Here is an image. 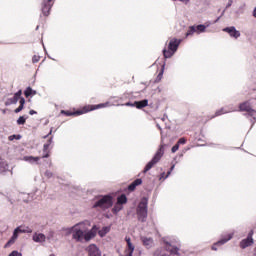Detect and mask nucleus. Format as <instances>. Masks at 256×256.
Here are the masks:
<instances>
[{
    "label": "nucleus",
    "mask_w": 256,
    "mask_h": 256,
    "mask_svg": "<svg viewBox=\"0 0 256 256\" xmlns=\"http://www.w3.org/2000/svg\"><path fill=\"white\" fill-rule=\"evenodd\" d=\"M110 103L105 102L97 105H85L82 107L80 110L77 111H71V110H61V115H65L66 117H71V116H77V115H84V113H89L90 111H95L96 109H103L105 107H109Z\"/></svg>",
    "instance_id": "1"
},
{
    "label": "nucleus",
    "mask_w": 256,
    "mask_h": 256,
    "mask_svg": "<svg viewBox=\"0 0 256 256\" xmlns=\"http://www.w3.org/2000/svg\"><path fill=\"white\" fill-rule=\"evenodd\" d=\"M96 235H97V231H95V228L87 232L85 230H81L79 228V225H76L73 228V233H72L73 239H75V241H78V242L83 241V239L86 242L91 241V239H93Z\"/></svg>",
    "instance_id": "2"
},
{
    "label": "nucleus",
    "mask_w": 256,
    "mask_h": 256,
    "mask_svg": "<svg viewBox=\"0 0 256 256\" xmlns=\"http://www.w3.org/2000/svg\"><path fill=\"white\" fill-rule=\"evenodd\" d=\"M163 155H165V144H162L159 146V149L155 153L152 160L148 162L147 165L145 166L143 173H147L148 171H151V169H153V167H155V165H157V163L161 161Z\"/></svg>",
    "instance_id": "3"
},
{
    "label": "nucleus",
    "mask_w": 256,
    "mask_h": 256,
    "mask_svg": "<svg viewBox=\"0 0 256 256\" xmlns=\"http://www.w3.org/2000/svg\"><path fill=\"white\" fill-rule=\"evenodd\" d=\"M179 45H181V39L172 38L168 43V49H163V55L165 59H171L172 55H175V52L179 49Z\"/></svg>",
    "instance_id": "4"
},
{
    "label": "nucleus",
    "mask_w": 256,
    "mask_h": 256,
    "mask_svg": "<svg viewBox=\"0 0 256 256\" xmlns=\"http://www.w3.org/2000/svg\"><path fill=\"white\" fill-rule=\"evenodd\" d=\"M93 207H99V209H102L103 211L110 209V207H113V197L110 195H105L96 201Z\"/></svg>",
    "instance_id": "5"
},
{
    "label": "nucleus",
    "mask_w": 256,
    "mask_h": 256,
    "mask_svg": "<svg viewBox=\"0 0 256 256\" xmlns=\"http://www.w3.org/2000/svg\"><path fill=\"white\" fill-rule=\"evenodd\" d=\"M147 198H143L137 207L138 221L145 223L147 221Z\"/></svg>",
    "instance_id": "6"
},
{
    "label": "nucleus",
    "mask_w": 256,
    "mask_h": 256,
    "mask_svg": "<svg viewBox=\"0 0 256 256\" xmlns=\"http://www.w3.org/2000/svg\"><path fill=\"white\" fill-rule=\"evenodd\" d=\"M53 0H43L42 2V13L44 17H49L51 8L53 7Z\"/></svg>",
    "instance_id": "7"
},
{
    "label": "nucleus",
    "mask_w": 256,
    "mask_h": 256,
    "mask_svg": "<svg viewBox=\"0 0 256 256\" xmlns=\"http://www.w3.org/2000/svg\"><path fill=\"white\" fill-rule=\"evenodd\" d=\"M125 241L127 243V247L124 251V254H121L119 256H133V251H135V245L131 243V237L126 236Z\"/></svg>",
    "instance_id": "8"
},
{
    "label": "nucleus",
    "mask_w": 256,
    "mask_h": 256,
    "mask_svg": "<svg viewBox=\"0 0 256 256\" xmlns=\"http://www.w3.org/2000/svg\"><path fill=\"white\" fill-rule=\"evenodd\" d=\"M239 111H245L246 113L253 116L256 113L255 109L251 108V103L249 101H245L239 104Z\"/></svg>",
    "instance_id": "9"
},
{
    "label": "nucleus",
    "mask_w": 256,
    "mask_h": 256,
    "mask_svg": "<svg viewBox=\"0 0 256 256\" xmlns=\"http://www.w3.org/2000/svg\"><path fill=\"white\" fill-rule=\"evenodd\" d=\"M127 107H136V109H144V107H147L149 105V100L144 99L142 101H135L134 104L126 103Z\"/></svg>",
    "instance_id": "10"
},
{
    "label": "nucleus",
    "mask_w": 256,
    "mask_h": 256,
    "mask_svg": "<svg viewBox=\"0 0 256 256\" xmlns=\"http://www.w3.org/2000/svg\"><path fill=\"white\" fill-rule=\"evenodd\" d=\"M51 143H53V138H50L46 144L43 146V155L42 159H47L51 155V150H49V147H51Z\"/></svg>",
    "instance_id": "11"
},
{
    "label": "nucleus",
    "mask_w": 256,
    "mask_h": 256,
    "mask_svg": "<svg viewBox=\"0 0 256 256\" xmlns=\"http://www.w3.org/2000/svg\"><path fill=\"white\" fill-rule=\"evenodd\" d=\"M231 239H233V234H228L212 246V251H217L218 246L225 245V243H227V241H231Z\"/></svg>",
    "instance_id": "12"
},
{
    "label": "nucleus",
    "mask_w": 256,
    "mask_h": 256,
    "mask_svg": "<svg viewBox=\"0 0 256 256\" xmlns=\"http://www.w3.org/2000/svg\"><path fill=\"white\" fill-rule=\"evenodd\" d=\"M225 33H228L230 37H234V39H237L241 37V33L235 29V27H227L224 28Z\"/></svg>",
    "instance_id": "13"
},
{
    "label": "nucleus",
    "mask_w": 256,
    "mask_h": 256,
    "mask_svg": "<svg viewBox=\"0 0 256 256\" xmlns=\"http://www.w3.org/2000/svg\"><path fill=\"white\" fill-rule=\"evenodd\" d=\"M89 256H101V252H99V248L95 244H91L87 248Z\"/></svg>",
    "instance_id": "14"
},
{
    "label": "nucleus",
    "mask_w": 256,
    "mask_h": 256,
    "mask_svg": "<svg viewBox=\"0 0 256 256\" xmlns=\"http://www.w3.org/2000/svg\"><path fill=\"white\" fill-rule=\"evenodd\" d=\"M22 231L19 228H16L14 230L13 236L12 238L5 244V249H7V247H11V245H13V243H15V239H17V237H19V233H21Z\"/></svg>",
    "instance_id": "15"
},
{
    "label": "nucleus",
    "mask_w": 256,
    "mask_h": 256,
    "mask_svg": "<svg viewBox=\"0 0 256 256\" xmlns=\"http://www.w3.org/2000/svg\"><path fill=\"white\" fill-rule=\"evenodd\" d=\"M166 251H168L171 255H179V248L171 245L169 242H165Z\"/></svg>",
    "instance_id": "16"
},
{
    "label": "nucleus",
    "mask_w": 256,
    "mask_h": 256,
    "mask_svg": "<svg viewBox=\"0 0 256 256\" xmlns=\"http://www.w3.org/2000/svg\"><path fill=\"white\" fill-rule=\"evenodd\" d=\"M143 180L141 178H138L136 180H134L129 186H128V191H135V189H137V187H139V185H142Z\"/></svg>",
    "instance_id": "17"
},
{
    "label": "nucleus",
    "mask_w": 256,
    "mask_h": 256,
    "mask_svg": "<svg viewBox=\"0 0 256 256\" xmlns=\"http://www.w3.org/2000/svg\"><path fill=\"white\" fill-rule=\"evenodd\" d=\"M252 244H253V238H246L240 242V247L241 249H247V247H251Z\"/></svg>",
    "instance_id": "18"
},
{
    "label": "nucleus",
    "mask_w": 256,
    "mask_h": 256,
    "mask_svg": "<svg viewBox=\"0 0 256 256\" xmlns=\"http://www.w3.org/2000/svg\"><path fill=\"white\" fill-rule=\"evenodd\" d=\"M46 237L44 236V234H37L35 233L33 235V241H35V243H43L45 241Z\"/></svg>",
    "instance_id": "19"
},
{
    "label": "nucleus",
    "mask_w": 256,
    "mask_h": 256,
    "mask_svg": "<svg viewBox=\"0 0 256 256\" xmlns=\"http://www.w3.org/2000/svg\"><path fill=\"white\" fill-rule=\"evenodd\" d=\"M127 203V196L125 194H121L120 196H118L117 198V204L118 205H125Z\"/></svg>",
    "instance_id": "20"
},
{
    "label": "nucleus",
    "mask_w": 256,
    "mask_h": 256,
    "mask_svg": "<svg viewBox=\"0 0 256 256\" xmlns=\"http://www.w3.org/2000/svg\"><path fill=\"white\" fill-rule=\"evenodd\" d=\"M25 97H31V95H37V91L33 90L31 87H27L24 91Z\"/></svg>",
    "instance_id": "21"
},
{
    "label": "nucleus",
    "mask_w": 256,
    "mask_h": 256,
    "mask_svg": "<svg viewBox=\"0 0 256 256\" xmlns=\"http://www.w3.org/2000/svg\"><path fill=\"white\" fill-rule=\"evenodd\" d=\"M41 160V157L37 156V157H33V156H25L24 157V161H28L29 163H33L34 162H37V161H40Z\"/></svg>",
    "instance_id": "22"
},
{
    "label": "nucleus",
    "mask_w": 256,
    "mask_h": 256,
    "mask_svg": "<svg viewBox=\"0 0 256 256\" xmlns=\"http://www.w3.org/2000/svg\"><path fill=\"white\" fill-rule=\"evenodd\" d=\"M21 95H23V91L19 90L18 92H16L12 98V103H17V101L20 100Z\"/></svg>",
    "instance_id": "23"
},
{
    "label": "nucleus",
    "mask_w": 256,
    "mask_h": 256,
    "mask_svg": "<svg viewBox=\"0 0 256 256\" xmlns=\"http://www.w3.org/2000/svg\"><path fill=\"white\" fill-rule=\"evenodd\" d=\"M122 209H123V206L121 204L116 203V205H114L112 209V213H114V215H117L119 211H121Z\"/></svg>",
    "instance_id": "24"
},
{
    "label": "nucleus",
    "mask_w": 256,
    "mask_h": 256,
    "mask_svg": "<svg viewBox=\"0 0 256 256\" xmlns=\"http://www.w3.org/2000/svg\"><path fill=\"white\" fill-rule=\"evenodd\" d=\"M195 33H197V28H195V26H190L186 32V37H189Z\"/></svg>",
    "instance_id": "25"
},
{
    "label": "nucleus",
    "mask_w": 256,
    "mask_h": 256,
    "mask_svg": "<svg viewBox=\"0 0 256 256\" xmlns=\"http://www.w3.org/2000/svg\"><path fill=\"white\" fill-rule=\"evenodd\" d=\"M143 245H145V247H151V245H153V240L152 238H143Z\"/></svg>",
    "instance_id": "26"
},
{
    "label": "nucleus",
    "mask_w": 256,
    "mask_h": 256,
    "mask_svg": "<svg viewBox=\"0 0 256 256\" xmlns=\"http://www.w3.org/2000/svg\"><path fill=\"white\" fill-rule=\"evenodd\" d=\"M196 29V33H205V29H207V27H205V25L200 24L198 26H195Z\"/></svg>",
    "instance_id": "27"
},
{
    "label": "nucleus",
    "mask_w": 256,
    "mask_h": 256,
    "mask_svg": "<svg viewBox=\"0 0 256 256\" xmlns=\"http://www.w3.org/2000/svg\"><path fill=\"white\" fill-rule=\"evenodd\" d=\"M25 123H27V118L20 116L17 120V125H25Z\"/></svg>",
    "instance_id": "28"
},
{
    "label": "nucleus",
    "mask_w": 256,
    "mask_h": 256,
    "mask_svg": "<svg viewBox=\"0 0 256 256\" xmlns=\"http://www.w3.org/2000/svg\"><path fill=\"white\" fill-rule=\"evenodd\" d=\"M225 113H227V111H225V109L221 108V109H219V110H217L215 112V117H219L221 115H225Z\"/></svg>",
    "instance_id": "29"
},
{
    "label": "nucleus",
    "mask_w": 256,
    "mask_h": 256,
    "mask_svg": "<svg viewBox=\"0 0 256 256\" xmlns=\"http://www.w3.org/2000/svg\"><path fill=\"white\" fill-rule=\"evenodd\" d=\"M154 256H167L163 250H157L154 254Z\"/></svg>",
    "instance_id": "30"
},
{
    "label": "nucleus",
    "mask_w": 256,
    "mask_h": 256,
    "mask_svg": "<svg viewBox=\"0 0 256 256\" xmlns=\"http://www.w3.org/2000/svg\"><path fill=\"white\" fill-rule=\"evenodd\" d=\"M9 256H23V254H21V252H18L17 250L12 251Z\"/></svg>",
    "instance_id": "31"
},
{
    "label": "nucleus",
    "mask_w": 256,
    "mask_h": 256,
    "mask_svg": "<svg viewBox=\"0 0 256 256\" xmlns=\"http://www.w3.org/2000/svg\"><path fill=\"white\" fill-rule=\"evenodd\" d=\"M185 143H187V139L180 138L176 144H178V145H185Z\"/></svg>",
    "instance_id": "32"
},
{
    "label": "nucleus",
    "mask_w": 256,
    "mask_h": 256,
    "mask_svg": "<svg viewBox=\"0 0 256 256\" xmlns=\"http://www.w3.org/2000/svg\"><path fill=\"white\" fill-rule=\"evenodd\" d=\"M9 141H13L14 139H17V140H19V139H21V136H19V135H11V136H9Z\"/></svg>",
    "instance_id": "33"
},
{
    "label": "nucleus",
    "mask_w": 256,
    "mask_h": 256,
    "mask_svg": "<svg viewBox=\"0 0 256 256\" xmlns=\"http://www.w3.org/2000/svg\"><path fill=\"white\" fill-rule=\"evenodd\" d=\"M39 59H41V57L34 55L32 58V63H39Z\"/></svg>",
    "instance_id": "34"
},
{
    "label": "nucleus",
    "mask_w": 256,
    "mask_h": 256,
    "mask_svg": "<svg viewBox=\"0 0 256 256\" xmlns=\"http://www.w3.org/2000/svg\"><path fill=\"white\" fill-rule=\"evenodd\" d=\"M172 153H177V151H179V145L175 144L172 149H171Z\"/></svg>",
    "instance_id": "35"
},
{
    "label": "nucleus",
    "mask_w": 256,
    "mask_h": 256,
    "mask_svg": "<svg viewBox=\"0 0 256 256\" xmlns=\"http://www.w3.org/2000/svg\"><path fill=\"white\" fill-rule=\"evenodd\" d=\"M24 107L23 106H19L18 108H16L14 110V113H21V111H23Z\"/></svg>",
    "instance_id": "36"
},
{
    "label": "nucleus",
    "mask_w": 256,
    "mask_h": 256,
    "mask_svg": "<svg viewBox=\"0 0 256 256\" xmlns=\"http://www.w3.org/2000/svg\"><path fill=\"white\" fill-rule=\"evenodd\" d=\"M175 169V165H172L170 168V171L167 172V175L165 176V179H167L168 176L171 175V171H173Z\"/></svg>",
    "instance_id": "37"
},
{
    "label": "nucleus",
    "mask_w": 256,
    "mask_h": 256,
    "mask_svg": "<svg viewBox=\"0 0 256 256\" xmlns=\"http://www.w3.org/2000/svg\"><path fill=\"white\" fill-rule=\"evenodd\" d=\"M20 107H25V98H20Z\"/></svg>",
    "instance_id": "38"
},
{
    "label": "nucleus",
    "mask_w": 256,
    "mask_h": 256,
    "mask_svg": "<svg viewBox=\"0 0 256 256\" xmlns=\"http://www.w3.org/2000/svg\"><path fill=\"white\" fill-rule=\"evenodd\" d=\"M253 230H251L250 232H249V234H248V239H253Z\"/></svg>",
    "instance_id": "39"
},
{
    "label": "nucleus",
    "mask_w": 256,
    "mask_h": 256,
    "mask_svg": "<svg viewBox=\"0 0 256 256\" xmlns=\"http://www.w3.org/2000/svg\"><path fill=\"white\" fill-rule=\"evenodd\" d=\"M29 115H37V111H35V110H30V111H29Z\"/></svg>",
    "instance_id": "40"
},
{
    "label": "nucleus",
    "mask_w": 256,
    "mask_h": 256,
    "mask_svg": "<svg viewBox=\"0 0 256 256\" xmlns=\"http://www.w3.org/2000/svg\"><path fill=\"white\" fill-rule=\"evenodd\" d=\"M4 164H5V162H3V159H1V157H0V167H3Z\"/></svg>",
    "instance_id": "41"
},
{
    "label": "nucleus",
    "mask_w": 256,
    "mask_h": 256,
    "mask_svg": "<svg viewBox=\"0 0 256 256\" xmlns=\"http://www.w3.org/2000/svg\"><path fill=\"white\" fill-rule=\"evenodd\" d=\"M253 17H255V19H256V7H255V9L253 11Z\"/></svg>",
    "instance_id": "42"
},
{
    "label": "nucleus",
    "mask_w": 256,
    "mask_h": 256,
    "mask_svg": "<svg viewBox=\"0 0 256 256\" xmlns=\"http://www.w3.org/2000/svg\"><path fill=\"white\" fill-rule=\"evenodd\" d=\"M231 3H233V1L230 0L227 7H231Z\"/></svg>",
    "instance_id": "43"
},
{
    "label": "nucleus",
    "mask_w": 256,
    "mask_h": 256,
    "mask_svg": "<svg viewBox=\"0 0 256 256\" xmlns=\"http://www.w3.org/2000/svg\"><path fill=\"white\" fill-rule=\"evenodd\" d=\"M180 1H185L186 3H189V0H180Z\"/></svg>",
    "instance_id": "44"
},
{
    "label": "nucleus",
    "mask_w": 256,
    "mask_h": 256,
    "mask_svg": "<svg viewBox=\"0 0 256 256\" xmlns=\"http://www.w3.org/2000/svg\"><path fill=\"white\" fill-rule=\"evenodd\" d=\"M161 75H163V72H161V73L158 75V77H161Z\"/></svg>",
    "instance_id": "45"
},
{
    "label": "nucleus",
    "mask_w": 256,
    "mask_h": 256,
    "mask_svg": "<svg viewBox=\"0 0 256 256\" xmlns=\"http://www.w3.org/2000/svg\"><path fill=\"white\" fill-rule=\"evenodd\" d=\"M161 177H165V173H162V174H161Z\"/></svg>",
    "instance_id": "46"
},
{
    "label": "nucleus",
    "mask_w": 256,
    "mask_h": 256,
    "mask_svg": "<svg viewBox=\"0 0 256 256\" xmlns=\"http://www.w3.org/2000/svg\"><path fill=\"white\" fill-rule=\"evenodd\" d=\"M99 235H100L101 237H103V234H102L101 232H99Z\"/></svg>",
    "instance_id": "47"
},
{
    "label": "nucleus",
    "mask_w": 256,
    "mask_h": 256,
    "mask_svg": "<svg viewBox=\"0 0 256 256\" xmlns=\"http://www.w3.org/2000/svg\"><path fill=\"white\" fill-rule=\"evenodd\" d=\"M51 133H53V131H52V130H50L49 135H51Z\"/></svg>",
    "instance_id": "48"
},
{
    "label": "nucleus",
    "mask_w": 256,
    "mask_h": 256,
    "mask_svg": "<svg viewBox=\"0 0 256 256\" xmlns=\"http://www.w3.org/2000/svg\"><path fill=\"white\" fill-rule=\"evenodd\" d=\"M50 256H55V254H50Z\"/></svg>",
    "instance_id": "49"
}]
</instances>
